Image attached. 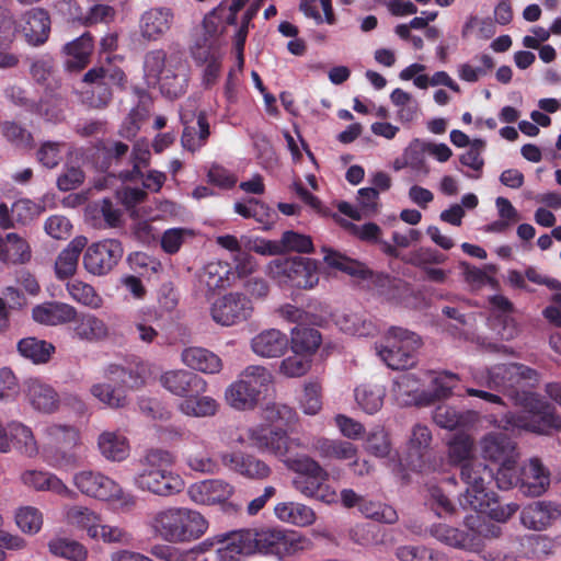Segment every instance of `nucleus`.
Instances as JSON below:
<instances>
[{
    "label": "nucleus",
    "instance_id": "12",
    "mask_svg": "<svg viewBox=\"0 0 561 561\" xmlns=\"http://www.w3.org/2000/svg\"><path fill=\"white\" fill-rule=\"evenodd\" d=\"M124 249L117 239H104L90 244L83 254L85 271L95 276L110 273L122 260Z\"/></svg>",
    "mask_w": 561,
    "mask_h": 561
},
{
    "label": "nucleus",
    "instance_id": "26",
    "mask_svg": "<svg viewBox=\"0 0 561 561\" xmlns=\"http://www.w3.org/2000/svg\"><path fill=\"white\" fill-rule=\"evenodd\" d=\"M181 360L186 367L204 374H218L222 369L221 358L204 347H185Z\"/></svg>",
    "mask_w": 561,
    "mask_h": 561
},
{
    "label": "nucleus",
    "instance_id": "58",
    "mask_svg": "<svg viewBox=\"0 0 561 561\" xmlns=\"http://www.w3.org/2000/svg\"><path fill=\"white\" fill-rule=\"evenodd\" d=\"M426 531L442 543L461 549V529L438 523L428 527Z\"/></svg>",
    "mask_w": 561,
    "mask_h": 561
},
{
    "label": "nucleus",
    "instance_id": "24",
    "mask_svg": "<svg viewBox=\"0 0 561 561\" xmlns=\"http://www.w3.org/2000/svg\"><path fill=\"white\" fill-rule=\"evenodd\" d=\"M24 391L34 409L44 413H53L57 410L59 399L57 392L36 378H28L24 382Z\"/></svg>",
    "mask_w": 561,
    "mask_h": 561
},
{
    "label": "nucleus",
    "instance_id": "62",
    "mask_svg": "<svg viewBox=\"0 0 561 561\" xmlns=\"http://www.w3.org/2000/svg\"><path fill=\"white\" fill-rule=\"evenodd\" d=\"M516 460L510 461L508 463L503 462L497 469L495 481L500 489L508 490L513 486L520 488V469L516 467Z\"/></svg>",
    "mask_w": 561,
    "mask_h": 561
},
{
    "label": "nucleus",
    "instance_id": "53",
    "mask_svg": "<svg viewBox=\"0 0 561 561\" xmlns=\"http://www.w3.org/2000/svg\"><path fill=\"white\" fill-rule=\"evenodd\" d=\"M66 107V98L61 94H55L37 104V108L34 112L42 115L48 122L59 123L65 119Z\"/></svg>",
    "mask_w": 561,
    "mask_h": 561
},
{
    "label": "nucleus",
    "instance_id": "61",
    "mask_svg": "<svg viewBox=\"0 0 561 561\" xmlns=\"http://www.w3.org/2000/svg\"><path fill=\"white\" fill-rule=\"evenodd\" d=\"M426 504L438 516L453 515L456 511L455 505L437 486H430Z\"/></svg>",
    "mask_w": 561,
    "mask_h": 561
},
{
    "label": "nucleus",
    "instance_id": "49",
    "mask_svg": "<svg viewBox=\"0 0 561 561\" xmlns=\"http://www.w3.org/2000/svg\"><path fill=\"white\" fill-rule=\"evenodd\" d=\"M66 519L70 525L84 529L91 538L102 518L85 506L75 505L67 508Z\"/></svg>",
    "mask_w": 561,
    "mask_h": 561
},
{
    "label": "nucleus",
    "instance_id": "59",
    "mask_svg": "<svg viewBox=\"0 0 561 561\" xmlns=\"http://www.w3.org/2000/svg\"><path fill=\"white\" fill-rule=\"evenodd\" d=\"M310 366L311 360L309 356L300 353H294L282 360L279 371L286 377L295 378L307 374Z\"/></svg>",
    "mask_w": 561,
    "mask_h": 561
},
{
    "label": "nucleus",
    "instance_id": "16",
    "mask_svg": "<svg viewBox=\"0 0 561 561\" xmlns=\"http://www.w3.org/2000/svg\"><path fill=\"white\" fill-rule=\"evenodd\" d=\"M159 381L174 396L185 398L188 394H202L207 390V382L199 375L186 369H173L163 373Z\"/></svg>",
    "mask_w": 561,
    "mask_h": 561
},
{
    "label": "nucleus",
    "instance_id": "42",
    "mask_svg": "<svg viewBox=\"0 0 561 561\" xmlns=\"http://www.w3.org/2000/svg\"><path fill=\"white\" fill-rule=\"evenodd\" d=\"M290 342L294 353H300L310 357L321 344V334L312 328L296 327L291 331Z\"/></svg>",
    "mask_w": 561,
    "mask_h": 561
},
{
    "label": "nucleus",
    "instance_id": "29",
    "mask_svg": "<svg viewBox=\"0 0 561 561\" xmlns=\"http://www.w3.org/2000/svg\"><path fill=\"white\" fill-rule=\"evenodd\" d=\"M33 319L42 324L58 325L75 321L77 309L65 302H48L36 306L32 311Z\"/></svg>",
    "mask_w": 561,
    "mask_h": 561
},
{
    "label": "nucleus",
    "instance_id": "37",
    "mask_svg": "<svg viewBox=\"0 0 561 561\" xmlns=\"http://www.w3.org/2000/svg\"><path fill=\"white\" fill-rule=\"evenodd\" d=\"M274 513L279 520L300 527L309 526L316 520V513L311 507L296 502L278 503Z\"/></svg>",
    "mask_w": 561,
    "mask_h": 561
},
{
    "label": "nucleus",
    "instance_id": "15",
    "mask_svg": "<svg viewBox=\"0 0 561 561\" xmlns=\"http://www.w3.org/2000/svg\"><path fill=\"white\" fill-rule=\"evenodd\" d=\"M560 517L561 504L553 501H536L523 507L519 519L525 528L542 531Z\"/></svg>",
    "mask_w": 561,
    "mask_h": 561
},
{
    "label": "nucleus",
    "instance_id": "41",
    "mask_svg": "<svg viewBox=\"0 0 561 561\" xmlns=\"http://www.w3.org/2000/svg\"><path fill=\"white\" fill-rule=\"evenodd\" d=\"M230 268L221 262H210L202 270L198 282L208 293L225 288L228 284Z\"/></svg>",
    "mask_w": 561,
    "mask_h": 561
},
{
    "label": "nucleus",
    "instance_id": "14",
    "mask_svg": "<svg viewBox=\"0 0 561 561\" xmlns=\"http://www.w3.org/2000/svg\"><path fill=\"white\" fill-rule=\"evenodd\" d=\"M72 483L85 496L101 501L124 499V491L121 485L100 471H78L73 474Z\"/></svg>",
    "mask_w": 561,
    "mask_h": 561
},
{
    "label": "nucleus",
    "instance_id": "11",
    "mask_svg": "<svg viewBox=\"0 0 561 561\" xmlns=\"http://www.w3.org/2000/svg\"><path fill=\"white\" fill-rule=\"evenodd\" d=\"M270 271L274 278L288 282L297 288H312L319 282L317 266L310 259H277L271 263Z\"/></svg>",
    "mask_w": 561,
    "mask_h": 561
},
{
    "label": "nucleus",
    "instance_id": "25",
    "mask_svg": "<svg viewBox=\"0 0 561 561\" xmlns=\"http://www.w3.org/2000/svg\"><path fill=\"white\" fill-rule=\"evenodd\" d=\"M104 377L108 381L119 385L125 391L138 389L145 383L146 368L142 364L129 366L110 364L104 368Z\"/></svg>",
    "mask_w": 561,
    "mask_h": 561
},
{
    "label": "nucleus",
    "instance_id": "17",
    "mask_svg": "<svg viewBox=\"0 0 561 561\" xmlns=\"http://www.w3.org/2000/svg\"><path fill=\"white\" fill-rule=\"evenodd\" d=\"M20 32L32 46L44 44L50 32V19L46 10L32 8L25 11L18 21Z\"/></svg>",
    "mask_w": 561,
    "mask_h": 561
},
{
    "label": "nucleus",
    "instance_id": "44",
    "mask_svg": "<svg viewBox=\"0 0 561 561\" xmlns=\"http://www.w3.org/2000/svg\"><path fill=\"white\" fill-rule=\"evenodd\" d=\"M66 289L76 302L91 309H100L103 306V298L93 286L80 279L67 282Z\"/></svg>",
    "mask_w": 561,
    "mask_h": 561
},
{
    "label": "nucleus",
    "instance_id": "35",
    "mask_svg": "<svg viewBox=\"0 0 561 561\" xmlns=\"http://www.w3.org/2000/svg\"><path fill=\"white\" fill-rule=\"evenodd\" d=\"M98 448L110 461H123L129 455V443L125 435L114 431H105L99 435Z\"/></svg>",
    "mask_w": 561,
    "mask_h": 561
},
{
    "label": "nucleus",
    "instance_id": "7",
    "mask_svg": "<svg viewBox=\"0 0 561 561\" xmlns=\"http://www.w3.org/2000/svg\"><path fill=\"white\" fill-rule=\"evenodd\" d=\"M82 82L87 89L81 92V102L90 108L104 110L111 104L114 90L125 88L127 78L117 67L98 66L83 75Z\"/></svg>",
    "mask_w": 561,
    "mask_h": 561
},
{
    "label": "nucleus",
    "instance_id": "30",
    "mask_svg": "<svg viewBox=\"0 0 561 561\" xmlns=\"http://www.w3.org/2000/svg\"><path fill=\"white\" fill-rule=\"evenodd\" d=\"M31 259L28 243L15 232L0 236V262L4 264H24Z\"/></svg>",
    "mask_w": 561,
    "mask_h": 561
},
{
    "label": "nucleus",
    "instance_id": "2",
    "mask_svg": "<svg viewBox=\"0 0 561 561\" xmlns=\"http://www.w3.org/2000/svg\"><path fill=\"white\" fill-rule=\"evenodd\" d=\"M247 438L251 446L262 453H268L297 473V476H329L328 472L313 458L296 454L299 449H307V444L299 437H290L280 428L272 430L256 425L247 430Z\"/></svg>",
    "mask_w": 561,
    "mask_h": 561
},
{
    "label": "nucleus",
    "instance_id": "40",
    "mask_svg": "<svg viewBox=\"0 0 561 561\" xmlns=\"http://www.w3.org/2000/svg\"><path fill=\"white\" fill-rule=\"evenodd\" d=\"M218 402L209 396L188 394L179 403V410L186 416L208 417L218 411Z\"/></svg>",
    "mask_w": 561,
    "mask_h": 561
},
{
    "label": "nucleus",
    "instance_id": "20",
    "mask_svg": "<svg viewBox=\"0 0 561 561\" xmlns=\"http://www.w3.org/2000/svg\"><path fill=\"white\" fill-rule=\"evenodd\" d=\"M550 485V473L538 458H531L520 468V491L528 496L542 495Z\"/></svg>",
    "mask_w": 561,
    "mask_h": 561
},
{
    "label": "nucleus",
    "instance_id": "10",
    "mask_svg": "<svg viewBox=\"0 0 561 561\" xmlns=\"http://www.w3.org/2000/svg\"><path fill=\"white\" fill-rule=\"evenodd\" d=\"M460 478L467 485L460 497V505L472 510H485L492 499L488 485L494 479V473L485 463L478 460L463 462Z\"/></svg>",
    "mask_w": 561,
    "mask_h": 561
},
{
    "label": "nucleus",
    "instance_id": "21",
    "mask_svg": "<svg viewBox=\"0 0 561 561\" xmlns=\"http://www.w3.org/2000/svg\"><path fill=\"white\" fill-rule=\"evenodd\" d=\"M289 340L277 329H267L251 339L252 352L263 358H276L285 354Z\"/></svg>",
    "mask_w": 561,
    "mask_h": 561
},
{
    "label": "nucleus",
    "instance_id": "56",
    "mask_svg": "<svg viewBox=\"0 0 561 561\" xmlns=\"http://www.w3.org/2000/svg\"><path fill=\"white\" fill-rule=\"evenodd\" d=\"M263 419L272 424L290 426L296 422L297 414L286 404L271 403L263 410Z\"/></svg>",
    "mask_w": 561,
    "mask_h": 561
},
{
    "label": "nucleus",
    "instance_id": "6",
    "mask_svg": "<svg viewBox=\"0 0 561 561\" xmlns=\"http://www.w3.org/2000/svg\"><path fill=\"white\" fill-rule=\"evenodd\" d=\"M237 541L247 554L259 552L282 558L301 549L304 539L294 531L262 527L238 531Z\"/></svg>",
    "mask_w": 561,
    "mask_h": 561
},
{
    "label": "nucleus",
    "instance_id": "33",
    "mask_svg": "<svg viewBox=\"0 0 561 561\" xmlns=\"http://www.w3.org/2000/svg\"><path fill=\"white\" fill-rule=\"evenodd\" d=\"M313 447L322 459L352 460L357 456V447L347 440L319 437Z\"/></svg>",
    "mask_w": 561,
    "mask_h": 561
},
{
    "label": "nucleus",
    "instance_id": "1",
    "mask_svg": "<svg viewBox=\"0 0 561 561\" xmlns=\"http://www.w3.org/2000/svg\"><path fill=\"white\" fill-rule=\"evenodd\" d=\"M515 363L500 364L488 370L485 386L489 389H496L515 394L517 403L523 408L518 414L507 413L504 415L502 427L505 431L523 430L536 434H548L550 430L561 432V415L548 402L541 400L531 392L519 394L516 389L520 387L517 371L512 368Z\"/></svg>",
    "mask_w": 561,
    "mask_h": 561
},
{
    "label": "nucleus",
    "instance_id": "9",
    "mask_svg": "<svg viewBox=\"0 0 561 561\" xmlns=\"http://www.w3.org/2000/svg\"><path fill=\"white\" fill-rule=\"evenodd\" d=\"M421 346L420 337L405 329L392 327L376 345L377 354L391 369H408L415 364V351Z\"/></svg>",
    "mask_w": 561,
    "mask_h": 561
},
{
    "label": "nucleus",
    "instance_id": "43",
    "mask_svg": "<svg viewBox=\"0 0 561 561\" xmlns=\"http://www.w3.org/2000/svg\"><path fill=\"white\" fill-rule=\"evenodd\" d=\"M18 351L24 358L34 364L47 363L55 352V346L36 337H25L18 343Z\"/></svg>",
    "mask_w": 561,
    "mask_h": 561
},
{
    "label": "nucleus",
    "instance_id": "27",
    "mask_svg": "<svg viewBox=\"0 0 561 561\" xmlns=\"http://www.w3.org/2000/svg\"><path fill=\"white\" fill-rule=\"evenodd\" d=\"M21 480L35 491H50L69 499L76 495L57 476L47 471L26 470L21 474Z\"/></svg>",
    "mask_w": 561,
    "mask_h": 561
},
{
    "label": "nucleus",
    "instance_id": "36",
    "mask_svg": "<svg viewBox=\"0 0 561 561\" xmlns=\"http://www.w3.org/2000/svg\"><path fill=\"white\" fill-rule=\"evenodd\" d=\"M68 56L66 67L69 70L83 69L90 61L93 51V38L89 32L68 43L64 47Z\"/></svg>",
    "mask_w": 561,
    "mask_h": 561
},
{
    "label": "nucleus",
    "instance_id": "34",
    "mask_svg": "<svg viewBox=\"0 0 561 561\" xmlns=\"http://www.w3.org/2000/svg\"><path fill=\"white\" fill-rule=\"evenodd\" d=\"M90 393L104 407L113 410L124 409L129 404L127 392L114 382H95L90 387Z\"/></svg>",
    "mask_w": 561,
    "mask_h": 561
},
{
    "label": "nucleus",
    "instance_id": "46",
    "mask_svg": "<svg viewBox=\"0 0 561 561\" xmlns=\"http://www.w3.org/2000/svg\"><path fill=\"white\" fill-rule=\"evenodd\" d=\"M385 388L379 385H362L355 389L357 404L368 414L376 413L383 403Z\"/></svg>",
    "mask_w": 561,
    "mask_h": 561
},
{
    "label": "nucleus",
    "instance_id": "31",
    "mask_svg": "<svg viewBox=\"0 0 561 561\" xmlns=\"http://www.w3.org/2000/svg\"><path fill=\"white\" fill-rule=\"evenodd\" d=\"M194 114L188 113L187 111L181 113V121L185 126L181 137V142L182 146L190 151H196L202 148L210 135L206 113L199 112L197 115L198 136L195 137V129L188 126Z\"/></svg>",
    "mask_w": 561,
    "mask_h": 561
},
{
    "label": "nucleus",
    "instance_id": "32",
    "mask_svg": "<svg viewBox=\"0 0 561 561\" xmlns=\"http://www.w3.org/2000/svg\"><path fill=\"white\" fill-rule=\"evenodd\" d=\"M433 420L443 428H465L478 421V413L470 410L458 411L449 405H438L433 412Z\"/></svg>",
    "mask_w": 561,
    "mask_h": 561
},
{
    "label": "nucleus",
    "instance_id": "28",
    "mask_svg": "<svg viewBox=\"0 0 561 561\" xmlns=\"http://www.w3.org/2000/svg\"><path fill=\"white\" fill-rule=\"evenodd\" d=\"M88 244L84 236H77L58 254L55 261V273L57 278L65 279L76 274L80 254Z\"/></svg>",
    "mask_w": 561,
    "mask_h": 561
},
{
    "label": "nucleus",
    "instance_id": "3",
    "mask_svg": "<svg viewBox=\"0 0 561 561\" xmlns=\"http://www.w3.org/2000/svg\"><path fill=\"white\" fill-rule=\"evenodd\" d=\"M144 71L148 84H159L162 94L175 99L185 93L188 85L190 68L180 51L167 53L162 49L148 51Z\"/></svg>",
    "mask_w": 561,
    "mask_h": 561
},
{
    "label": "nucleus",
    "instance_id": "38",
    "mask_svg": "<svg viewBox=\"0 0 561 561\" xmlns=\"http://www.w3.org/2000/svg\"><path fill=\"white\" fill-rule=\"evenodd\" d=\"M73 334L81 341L90 343L105 340L108 334L106 323L94 314H83L79 319L76 318Z\"/></svg>",
    "mask_w": 561,
    "mask_h": 561
},
{
    "label": "nucleus",
    "instance_id": "50",
    "mask_svg": "<svg viewBox=\"0 0 561 561\" xmlns=\"http://www.w3.org/2000/svg\"><path fill=\"white\" fill-rule=\"evenodd\" d=\"M210 50V46L205 43L204 46H199L193 51V56L196 60L206 62L203 72V84L205 88H209L216 82L221 68L219 57Z\"/></svg>",
    "mask_w": 561,
    "mask_h": 561
},
{
    "label": "nucleus",
    "instance_id": "60",
    "mask_svg": "<svg viewBox=\"0 0 561 561\" xmlns=\"http://www.w3.org/2000/svg\"><path fill=\"white\" fill-rule=\"evenodd\" d=\"M473 442L465 434L456 435L449 443L448 456L451 462H467L472 453Z\"/></svg>",
    "mask_w": 561,
    "mask_h": 561
},
{
    "label": "nucleus",
    "instance_id": "51",
    "mask_svg": "<svg viewBox=\"0 0 561 561\" xmlns=\"http://www.w3.org/2000/svg\"><path fill=\"white\" fill-rule=\"evenodd\" d=\"M359 511L365 517L380 523L394 524L398 520L397 511L380 502L365 500L360 502Z\"/></svg>",
    "mask_w": 561,
    "mask_h": 561
},
{
    "label": "nucleus",
    "instance_id": "5",
    "mask_svg": "<svg viewBox=\"0 0 561 561\" xmlns=\"http://www.w3.org/2000/svg\"><path fill=\"white\" fill-rule=\"evenodd\" d=\"M172 462V456L165 450L154 449L146 454L139 461L134 476L135 485L141 490L160 496H171L184 489V481L179 474L167 471L163 465Z\"/></svg>",
    "mask_w": 561,
    "mask_h": 561
},
{
    "label": "nucleus",
    "instance_id": "47",
    "mask_svg": "<svg viewBox=\"0 0 561 561\" xmlns=\"http://www.w3.org/2000/svg\"><path fill=\"white\" fill-rule=\"evenodd\" d=\"M322 252L324 253V262L329 266L340 270L351 276L366 277L368 271L365 265L358 261L352 260L342 253L325 247L322 248Z\"/></svg>",
    "mask_w": 561,
    "mask_h": 561
},
{
    "label": "nucleus",
    "instance_id": "55",
    "mask_svg": "<svg viewBox=\"0 0 561 561\" xmlns=\"http://www.w3.org/2000/svg\"><path fill=\"white\" fill-rule=\"evenodd\" d=\"M15 522L23 533L36 534L42 528L43 516L36 507L25 506L18 510Z\"/></svg>",
    "mask_w": 561,
    "mask_h": 561
},
{
    "label": "nucleus",
    "instance_id": "39",
    "mask_svg": "<svg viewBox=\"0 0 561 561\" xmlns=\"http://www.w3.org/2000/svg\"><path fill=\"white\" fill-rule=\"evenodd\" d=\"M431 442L432 433L427 426L422 424L413 426L408 443V461L411 468H421L422 459L430 448Z\"/></svg>",
    "mask_w": 561,
    "mask_h": 561
},
{
    "label": "nucleus",
    "instance_id": "64",
    "mask_svg": "<svg viewBox=\"0 0 561 561\" xmlns=\"http://www.w3.org/2000/svg\"><path fill=\"white\" fill-rule=\"evenodd\" d=\"M283 252L293 251L298 253H310L313 250L312 240L309 236L295 231H285L282 236Z\"/></svg>",
    "mask_w": 561,
    "mask_h": 561
},
{
    "label": "nucleus",
    "instance_id": "52",
    "mask_svg": "<svg viewBox=\"0 0 561 561\" xmlns=\"http://www.w3.org/2000/svg\"><path fill=\"white\" fill-rule=\"evenodd\" d=\"M375 289L380 296L388 300H399L409 290L407 283L388 275L376 276Z\"/></svg>",
    "mask_w": 561,
    "mask_h": 561
},
{
    "label": "nucleus",
    "instance_id": "4",
    "mask_svg": "<svg viewBox=\"0 0 561 561\" xmlns=\"http://www.w3.org/2000/svg\"><path fill=\"white\" fill-rule=\"evenodd\" d=\"M151 527L167 542L186 543L199 539L207 531L208 522L197 511L168 507L153 515Z\"/></svg>",
    "mask_w": 561,
    "mask_h": 561
},
{
    "label": "nucleus",
    "instance_id": "18",
    "mask_svg": "<svg viewBox=\"0 0 561 561\" xmlns=\"http://www.w3.org/2000/svg\"><path fill=\"white\" fill-rule=\"evenodd\" d=\"M220 460L225 467L247 479L265 480L272 473L270 466L253 455L224 453Z\"/></svg>",
    "mask_w": 561,
    "mask_h": 561
},
{
    "label": "nucleus",
    "instance_id": "22",
    "mask_svg": "<svg viewBox=\"0 0 561 561\" xmlns=\"http://www.w3.org/2000/svg\"><path fill=\"white\" fill-rule=\"evenodd\" d=\"M173 22L174 12L171 8H152L141 15V35L150 41L159 39L171 28Z\"/></svg>",
    "mask_w": 561,
    "mask_h": 561
},
{
    "label": "nucleus",
    "instance_id": "63",
    "mask_svg": "<svg viewBox=\"0 0 561 561\" xmlns=\"http://www.w3.org/2000/svg\"><path fill=\"white\" fill-rule=\"evenodd\" d=\"M10 434L22 453L32 457L37 454V446L32 431L23 424H13Z\"/></svg>",
    "mask_w": 561,
    "mask_h": 561
},
{
    "label": "nucleus",
    "instance_id": "45",
    "mask_svg": "<svg viewBox=\"0 0 561 561\" xmlns=\"http://www.w3.org/2000/svg\"><path fill=\"white\" fill-rule=\"evenodd\" d=\"M51 554L70 561H85L89 551L81 542L68 538H55L48 542Z\"/></svg>",
    "mask_w": 561,
    "mask_h": 561
},
{
    "label": "nucleus",
    "instance_id": "23",
    "mask_svg": "<svg viewBox=\"0 0 561 561\" xmlns=\"http://www.w3.org/2000/svg\"><path fill=\"white\" fill-rule=\"evenodd\" d=\"M480 445L482 456L500 465L518 458L515 443L506 435L490 433L481 439Z\"/></svg>",
    "mask_w": 561,
    "mask_h": 561
},
{
    "label": "nucleus",
    "instance_id": "19",
    "mask_svg": "<svg viewBox=\"0 0 561 561\" xmlns=\"http://www.w3.org/2000/svg\"><path fill=\"white\" fill-rule=\"evenodd\" d=\"M187 493L196 504L216 505L225 504L234 493V488L221 479H211L192 484Z\"/></svg>",
    "mask_w": 561,
    "mask_h": 561
},
{
    "label": "nucleus",
    "instance_id": "57",
    "mask_svg": "<svg viewBox=\"0 0 561 561\" xmlns=\"http://www.w3.org/2000/svg\"><path fill=\"white\" fill-rule=\"evenodd\" d=\"M20 28L13 13L0 7V48H8L14 42Z\"/></svg>",
    "mask_w": 561,
    "mask_h": 561
},
{
    "label": "nucleus",
    "instance_id": "48",
    "mask_svg": "<svg viewBox=\"0 0 561 561\" xmlns=\"http://www.w3.org/2000/svg\"><path fill=\"white\" fill-rule=\"evenodd\" d=\"M91 539L102 541L105 545L129 546L133 542V535L126 528L103 524L101 520Z\"/></svg>",
    "mask_w": 561,
    "mask_h": 561
},
{
    "label": "nucleus",
    "instance_id": "8",
    "mask_svg": "<svg viewBox=\"0 0 561 561\" xmlns=\"http://www.w3.org/2000/svg\"><path fill=\"white\" fill-rule=\"evenodd\" d=\"M272 381L273 376L264 366H248L239 378L226 389V402L239 411L252 410Z\"/></svg>",
    "mask_w": 561,
    "mask_h": 561
},
{
    "label": "nucleus",
    "instance_id": "54",
    "mask_svg": "<svg viewBox=\"0 0 561 561\" xmlns=\"http://www.w3.org/2000/svg\"><path fill=\"white\" fill-rule=\"evenodd\" d=\"M45 433L51 443L65 448L76 446L79 440V432L69 425L53 424L46 427Z\"/></svg>",
    "mask_w": 561,
    "mask_h": 561
},
{
    "label": "nucleus",
    "instance_id": "13",
    "mask_svg": "<svg viewBox=\"0 0 561 561\" xmlns=\"http://www.w3.org/2000/svg\"><path fill=\"white\" fill-rule=\"evenodd\" d=\"M253 312L250 299L240 293H229L216 299L210 307L211 319L221 327L247 321Z\"/></svg>",
    "mask_w": 561,
    "mask_h": 561
}]
</instances>
